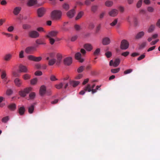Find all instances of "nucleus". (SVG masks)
<instances>
[{
    "instance_id": "nucleus-31",
    "label": "nucleus",
    "mask_w": 160,
    "mask_h": 160,
    "mask_svg": "<svg viewBox=\"0 0 160 160\" xmlns=\"http://www.w3.org/2000/svg\"><path fill=\"white\" fill-rule=\"evenodd\" d=\"M155 28V26L154 25H151L148 28V32H152L154 31Z\"/></svg>"
},
{
    "instance_id": "nucleus-40",
    "label": "nucleus",
    "mask_w": 160,
    "mask_h": 160,
    "mask_svg": "<svg viewBox=\"0 0 160 160\" xmlns=\"http://www.w3.org/2000/svg\"><path fill=\"white\" fill-rule=\"evenodd\" d=\"M23 78L24 80L29 79L30 78L31 76L28 74H25L23 76Z\"/></svg>"
},
{
    "instance_id": "nucleus-50",
    "label": "nucleus",
    "mask_w": 160,
    "mask_h": 160,
    "mask_svg": "<svg viewBox=\"0 0 160 160\" xmlns=\"http://www.w3.org/2000/svg\"><path fill=\"white\" fill-rule=\"evenodd\" d=\"M132 71V69H130L127 70L124 72V74H127L130 73Z\"/></svg>"
},
{
    "instance_id": "nucleus-43",
    "label": "nucleus",
    "mask_w": 160,
    "mask_h": 160,
    "mask_svg": "<svg viewBox=\"0 0 160 160\" xmlns=\"http://www.w3.org/2000/svg\"><path fill=\"white\" fill-rule=\"evenodd\" d=\"M146 45L147 42H143L140 45L139 48L140 49H142L144 48Z\"/></svg>"
},
{
    "instance_id": "nucleus-33",
    "label": "nucleus",
    "mask_w": 160,
    "mask_h": 160,
    "mask_svg": "<svg viewBox=\"0 0 160 160\" xmlns=\"http://www.w3.org/2000/svg\"><path fill=\"white\" fill-rule=\"evenodd\" d=\"M9 116H7L3 118L2 120V122L4 123H6L9 120Z\"/></svg>"
},
{
    "instance_id": "nucleus-38",
    "label": "nucleus",
    "mask_w": 160,
    "mask_h": 160,
    "mask_svg": "<svg viewBox=\"0 0 160 160\" xmlns=\"http://www.w3.org/2000/svg\"><path fill=\"white\" fill-rule=\"evenodd\" d=\"M118 22V19H115L114 20V21L111 23L110 24V25L111 26H114Z\"/></svg>"
},
{
    "instance_id": "nucleus-55",
    "label": "nucleus",
    "mask_w": 160,
    "mask_h": 160,
    "mask_svg": "<svg viewBox=\"0 0 160 160\" xmlns=\"http://www.w3.org/2000/svg\"><path fill=\"white\" fill-rule=\"evenodd\" d=\"M95 27V25L93 23H90L88 26V28L90 29H92L94 28Z\"/></svg>"
},
{
    "instance_id": "nucleus-59",
    "label": "nucleus",
    "mask_w": 160,
    "mask_h": 160,
    "mask_svg": "<svg viewBox=\"0 0 160 160\" xmlns=\"http://www.w3.org/2000/svg\"><path fill=\"white\" fill-rule=\"evenodd\" d=\"M50 79L52 81H55L57 80V79L56 78L55 76L53 75H52L51 76Z\"/></svg>"
},
{
    "instance_id": "nucleus-14",
    "label": "nucleus",
    "mask_w": 160,
    "mask_h": 160,
    "mask_svg": "<svg viewBox=\"0 0 160 160\" xmlns=\"http://www.w3.org/2000/svg\"><path fill=\"white\" fill-rule=\"evenodd\" d=\"M14 82L15 85L18 87H21L22 83V80L18 78H17L15 79Z\"/></svg>"
},
{
    "instance_id": "nucleus-10",
    "label": "nucleus",
    "mask_w": 160,
    "mask_h": 160,
    "mask_svg": "<svg viewBox=\"0 0 160 160\" xmlns=\"http://www.w3.org/2000/svg\"><path fill=\"white\" fill-rule=\"evenodd\" d=\"M118 13V11L115 9H113L108 12L109 15L111 17H115Z\"/></svg>"
},
{
    "instance_id": "nucleus-4",
    "label": "nucleus",
    "mask_w": 160,
    "mask_h": 160,
    "mask_svg": "<svg viewBox=\"0 0 160 160\" xmlns=\"http://www.w3.org/2000/svg\"><path fill=\"white\" fill-rule=\"evenodd\" d=\"M29 36L32 38H37L39 36V32L36 31L32 30L29 32H28Z\"/></svg>"
},
{
    "instance_id": "nucleus-54",
    "label": "nucleus",
    "mask_w": 160,
    "mask_h": 160,
    "mask_svg": "<svg viewBox=\"0 0 160 160\" xmlns=\"http://www.w3.org/2000/svg\"><path fill=\"white\" fill-rule=\"evenodd\" d=\"M49 42L51 44L53 45L55 42V40L54 38H49Z\"/></svg>"
},
{
    "instance_id": "nucleus-51",
    "label": "nucleus",
    "mask_w": 160,
    "mask_h": 160,
    "mask_svg": "<svg viewBox=\"0 0 160 160\" xmlns=\"http://www.w3.org/2000/svg\"><path fill=\"white\" fill-rule=\"evenodd\" d=\"M29 97L30 99H33L35 97V94L34 92H32L29 95Z\"/></svg>"
},
{
    "instance_id": "nucleus-63",
    "label": "nucleus",
    "mask_w": 160,
    "mask_h": 160,
    "mask_svg": "<svg viewBox=\"0 0 160 160\" xmlns=\"http://www.w3.org/2000/svg\"><path fill=\"white\" fill-rule=\"evenodd\" d=\"M129 52L127 51V52L122 53L121 54V55L122 56H124V57H126L129 55Z\"/></svg>"
},
{
    "instance_id": "nucleus-2",
    "label": "nucleus",
    "mask_w": 160,
    "mask_h": 160,
    "mask_svg": "<svg viewBox=\"0 0 160 160\" xmlns=\"http://www.w3.org/2000/svg\"><path fill=\"white\" fill-rule=\"evenodd\" d=\"M101 86V85H98L96 86L95 89H91V85L90 84H88L85 87V88L84 90L86 91H88V92H90L91 91L92 93V94H93L95 93L98 90L100 89V88Z\"/></svg>"
},
{
    "instance_id": "nucleus-3",
    "label": "nucleus",
    "mask_w": 160,
    "mask_h": 160,
    "mask_svg": "<svg viewBox=\"0 0 160 160\" xmlns=\"http://www.w3.org/2000/svg\"><path fill=\"white\" fill-rule=\"evenodd\" d=\"M32 88L31 87L26 88L23 90L20 91L19 92V94L21 97H25L27 94L28 93L32 91Z\"/></svg>"
},
{
    "instance_id": "nucleus-30",
    "label": "nucleus",
    "mask_w": 160,
    "mask_h": 160,
    "mask_svg": "<svg viewBox=\"0 0 160 160\" xmlns=\"http://www.w3.org/2000/svg\"><path fill=\"white\" fill-rule=\"evenodd\" d=\"M34 105H32L29 107L28 108L29 113L30 114L32 113L34 110Z\"/></svg>"
},
{
    "instance_id": "nucleus-22",
    "label": "nucleus",
    "mask_w": 160,
    "mask_h": 160,
    "mask_svg": "<svg viewBox=\"0 0 160 160\" xmlns=\"http://www.w3.org/2000/svg\"><path fill=\"white\" fill-rule=\"evenodd\" d=\"M25 108L23 106L20 107L18 109V112L21 115H22L24 114Z\"/></svg>"
},
{
    "instance_id": "nucleus-56",
    "label": "nucleus",
    "mask_w": 160,
    "mask_h": 160,
    "mask_svg": "<svg viewBox=\"0 0 160 160\" xmlns=\"http://www.w3.org/2000/svg\"><path fill=\"white\" fill-rule=\"evenodd\" d=\"M145 57V56L144 54H142L138 58L137 60L138 61H140L144 58Z\"/></svg>"
},
{
    "instance_id": "nucleus-11",
    "label": "nucleus",
    "mask_w": 160,
    "mask_h": 160,
    "mask_svg": "<svg viewBox=\"0 0 160 160\" xmlns=\"http://www.w3.org/2000/svg\"><path fill=\"white\" fill-rule=\"evenodd\" d=\"M75 13V9H72L70 10L67 13V16L69 18H73Z\"/></svg>"
},
{
    "instance_id": "nucleus-47",
    "label": "nucleus",
    "mask_w": 160,
    "mask_h": 160,
    "mask_svg": "<svg viewBox=\"0 0 160 160\" xmlns=\"http://www.w3.org/2000/svg\"><path fill=\"white\" fill-rule=\"evenodd\" d=\"M101 25L99 24L96 27V33H98L100 31L101 28Z\"/></svg>"
},
{
    "instance_id": "nucleus-17",
    "label": "nucleus",
    "mask_w": 160,
    "mask_h": 160,
    "mask_svg": "<svg viewBox=\"0 0 160 160\" xmlns=\"http://www.w3.org/2000/svg\"><path fill=\"white\" fill-rule=\"evenodd\" d=\"M145 35V32L143 31H141L138 32L135 36L136 39H139L142 38Z\"/></svg>"
},
{
    "instance_id": "nucleus-13",
    "label": "nucleus",
    "mask_w": 160,
    "mask_h": 160,
    "mask_svg": "<svg viewBox=\"0 0 160 160\" xmlns=\"http://www.w3.org/2000/svg\"><path fill=\"white\" fill-rule=\"evenodd\" d=\"M83 47L87 51L90 52L93 49V47L92 45L89 43H87L84 45Z\"/></svg>"
},
{
    "instance_id": "nucleus-45",
    "label": "nucleus",
    "mask_w": 160,
    "mask_h": 160,
    "mask_svg": "<svg viewBox=\"0 0 160 160\" xmlns=\"http://www.w3.org/2000/svg\"><path fill=\"white\" fill-rule=\"evenodd\" d=\"M100 51V49L99 48H97L94 52L93 54L95 56L98 55Z\"/></svg>"
},
{
    "instance_id": "nucleus-41",
    "label": "nucleus",
    "mask_w": 160,
    "mask_h": 160,
    "mask_svg": "<svg viewBox=\"0 0 160 160\" xmlns=\"http://www.w3.org/2000/svg\"><path fill=\"white\" fill-rule=\"evenodd\" d=\"M62 7L63 8L66 10H68L69 9V6L66 3H64Z\"/></svg>"
},
{
    "instance_id": "nucleus-7",
    "label": "nucleus",
    "mask_w": 160,
    "mask_h": 160,
    "mask_svg": "<svg viewBox=\"0 0 160 160\" xmlns=\"http://www.w3.org/2000/svg\"><path fill=\"white\" fill-rule=\"evenodd\" d=\"M45 9L43 8H41L37 10L38 16L39 17H42L45 13Z\"/></svg>"
},
{
    "instance_id": "nucleus-57",
    "label": "nucleus",
    "mask_w": 160,
    "mask_h": 160,
    "mask_svg": "<svg viewBox=\"0 0 160 160\" xmlns=\"http://www.w3.org/2000/svg\"><path fill=\"white\" fill-rule=\"evenodd\" d=\"M35 74L36 76H41L42 75V72L41 71H38L35 72Z\"/></svg>"
},
{
    "instance_id": "nucleus-37",
    "label": "nucleus",
    "mask_w": 160,
    "mask_h": 160,
    "mask_svg": "<svg viewBox=\"0 0 160 160\" xmlns=\"http://www.w3.org/2000/svg\"><path fill=\"white\" fill-rule=\"evenodd\" d=\"M84 66H82L79 67L77 69V71L78 73L82 72L84 69Z\"/></svg>"
},
{
    "instance_id": "nucleus-15",
    "label": "nucleus",
    "mask_w": 160,
    "mask_h": 160,
    "mask_svg": "<svg viewBox=\"0 0 160 160\" xmlns=\"http://www.w3.org/2000/svg\"><path fill=\"white\" fill-rule=\"evenodd\" d=\"M19 69L20 72H28V70L27 67L22 65H20L19 66Z\"/></svg>"
},
{
    "instance_id": "nucleus-58",
    "label": "nucleus",
    "mask_w": 160,
    "mask_h": 160,
    "mask_svg": "<svg viewBox=\"0 0 160 160\" xmlns=\"http://www.w3.org/2000/svg\"><path fill=\"white\" fill-rule=\"evenodd\" d=\"M74 28L77 31L80 30L81 29V27L78 25H75L74 26Z\"/></svg>"
},
{
    "instance_id": "nucleus-21",
    "label": "nucleus",
    "mask_w": 160,
    "mask_h": 160,
    "mask_svg": "<svg viewBox=\"0 0 160 160\" xmlns=\"http://www.w3.org/2000/svg\"><path fill=\"white\" fill-rule=\"evenodd\" d=\"M110 43V40L109 38L106 37L104 38L102 40V43L104 45H107Z\"/></svg>"
},
{
    "instance_id": "nucleus-18",
    "label": "nucleus",
    "mask_w": 160,
    "mask_h": 160,
    "mask_svg": "<svg viewBox=\"0 0 160 160\" xmlns=\"http://www.w3.org/2000/svg\"><path fill=\"white\" fill-rule=\"evenodd\" d=\"M21 10V7H16L14 8L13 12L15 15H17L19 13Z\"/></svg>"
},
{
    "instance_id": "nucleus-25",
    "label": "nucleus",
    "mask_w": 160,
    "mask_h": 160,
    "mask_svg": "<svg viewBox=\"0 0 160 160\" xmlns=\"http://www.w3.org/2000/svg\"><path fill=\"white\" fill-rule=\"evenodd\" d=\"M37 2V0H29L28 3V4L29 6H32L36 4Z\"/></svg>"
},
{
    "instance_id": "nucleus-20",
    "label": "nucleus",
    "mask_w": 160,
    "mask_h": 160,
    "mask_svg": "<svg viewBox=\"0 0 160 160\" xmlns=\"http://www.w3.org/2000/svg\"><path fill=\"white\" fill-rule=\"evenodd\" d=\"M46 91V88L44 85L42 86L40 89L39 92L40 94L42 95L45 93Z\"/></svg>"
},
{
    "instance_id": "nucleus-29",
    "label": "nucleus",
    "mask_w": 160,
    "mask_h": 160,
    "mask_svg": "<svg viewBox=\"0 0 160 160\" xmlns=\"http://www.w3.org/2000/svg\"><path fill=\"white\" fill-rule=\"evenodd\" d=\"M98 6L97 5L92 6L91 8V10L92 12L93 13L96 12L98 10Z\"/></svg>"
},
{
    "instance_id": "nucleus-44",
    "label": "nucleus",
    "mask_w": 160,
    "mask_h": 160,
    "mask_svg": "<svg viewBox=\"0 0 160 160\" xmlns=\"http://www.w3.org/2000/svg\"><path fill=\"white\" fill-rule=\"evenodd\" d=\"M36 43L38 44H46L45 42L42 41L40 39H37L36 41Z\"/></svg>"
},
{
    "instance_id": "nucleus-8",
    "label": "nucleus",
    "mask_w": 160,
    "mask_h": 160,
    "mask_svg": "<svg viewBox=\"0 0 160 160\" xmlns=\"http://www.w3.org/2000/svg\"><path fill=\"white\" fill-rule=\"evenodd\" d=\"M36 50V48L34 47H28L26 48L25 52L27 53L32 54V52Z\"/></svg>"
},
{
    "instance_id": "nucleus-61",
    "label": "nucleus",
    "mask_w": 160,
    "mask_h": 160,
    "mask_svg": "<svg viewBox=\"0 0 160 160\" xmlns=\"http://www.w3.org/2000/svg\"><path fill=\"white\" fill-rule=\"evenodd\" d=\"M24 52L23 51H21L19 52V57L20 58H22L24 57V56L23 55Z\"/></svg>"
},
{
    "instance_id": "nucleus-26",
    "label": "nucleus",
    "mask_w": 160,
    "mask_h": 160,
    "mask_svg": "<svg viewBox=\"0 0 160 160\" xmlns=\"http://www.w3.org/2000/svg\"><path fill=\"white\" fill-rule=\"evenodd\" d=\"M120 62V60L119 58H118L116 59L113 63V66L115 67H117L119 64Z\"/></svg>"
},
{
    "instance_id": "nucleus-9",
    "label": "nucleus",
    "mask_w": 160,
    "mask_h": 160,
    "mask_svg": "<svg viewBox=\"0 0 160 160\" xmlns=\"http://www.w3.org/2000/svg\"><path fill=\"white\" fill-rule=\"evenodd\" d=\"M72 58L71 57L66 58L64 60V64L67 65H70L72 63Z\"/></svg>"
},
{
    "instance_id": "nucleus-12",
    "label": "nucleus",
    "mask_w": 160,
    "mask_h": 160,
    "mask_svg": "<svg viewBox=\"0 0 160 160\" xmlns=\"http://www.w3.org/2000/svg\"><path fill=\"white\" fill-rule=\"evenodd\" d=\"M75 58L81 62H82L84 61V59L81 58V54L79 52L77 53L75 55Z\"/></svg>"
},
{
    "instance_id": "nucleus-36",
    "label": "nucleus",
    "mask_w": 160,
    "mask_h": 160,
    "mask_svg": "<svg viewBox=\"0 0 160 160\" xmlns=\"http://www.w3.org/2000/svg\"><path fill=\"white\" fill-rule=\"evenodd\" d=\"M13 93V91L11 89H8L6 92V94L8 96H10Z\"/></svg>"
},
{
    "instance_id": "nucleus-48",
    "label": "nucleus",
    "mask_w": 160,
    "mask_h": 160,
    "mask_svg": "<svg viewBox=\"0 0 160 160\" xmlns=\"http://www.w3.org/2000/svg\"><path fill=\"white\" fill-rule=\"evenodd\" d=\"M142 0H139L137 4V7L138 8H140L142 3Z\"/></svg>"
},
{
    "instance_id": "nucleus-23",
    "label": "nucleus",
    "mask_w": 160,
    "mask_h": 160,
    "mask_svg": "<svg viewBox=\"0 0 160 160\" xmlns=\"http://www.w3.org/2000/svg\"><path fill=\"white\" fill-rule=\"evenodd\" d=\"M84 12L83 11H81L78 12L77 15L75 19L78 20L80 19L83 15Z\"/></svg>"
},
{
    "instance_id": "nucleus-32",
    "label": "nucleus",
    "mask_w": 160,
    "mask_h": 160,
    "mask_svg": "<svg viewBox=\"0 0 160 160\" xmlns=\"http://www.w3.org/2000/svg\"><path fill=\"white\" fill-rule=\"evenodd\" d=\"M113 2L112 1H108L105 3V5L106 6L108 7H110L112 6Z\"/></svg>"
},
{
    "instance_id": "nucleus-1",
    "label": "nucleus",
    "mask_w": 160,
    "mask_h": 160,
    "mask_svg": "<svg viewBox=\"0 0 160 160\" xmlns=\"http://www.w3.org/2000/svg\"><path fill=\"white\" fill-rule=\"evenodd\" d=\"M62 15V12L60 11L55 10L51 13V17L52 19L55 20L60 19Z\"/></svg>"
},
{
    "instance_id": "nucleus-64",
    "label": "nucleus",
    "mask_w": 160,
    "mask_h": 160,
    "mask_svg": "<svg viewBox=\"0 0 160 160\" xmlns=\"http://www.w3.org/2000/svg\"><path fill=\"white\" fill-rule=\"evenodd\" d=\"M105 14V12H102L100 13L99 15V18L100 19H102L104 17Z\"/></svg>"
},
{
    "instance_id": "nucleus-60",
    "label": "nucleus",
    "mask_w": 160,
    "mask_h": 160,
    "mask_svg": "<svg viewBox=\"0 0 160 160\" xmlns=\"http://www.w3.org/2000/svg\"><path fill=\"white\" fill-rule=\"evenodd\" d=\"M118 9L121 13H123L124 11V8L123 7L120 6L118 7Z\"/></svg>"
},
{
    "instance_id": "nucleus-39",
    "label": "nucleus",
    "mask_w": 160,
    "mask_h": 160,
    "mask_svg": "<svg viewBox=\"0 0 160 160\" xmlns=\"http://www.w3.org/2000/svg\"><path fill=\"white\" fill-rule=\"evenodd\" d=\"M37 82V78H34L32 79L31 80V84L32 85H34L36 84Z\"/></svg>"
},
{
    "instance_id": "nucleus-35",
    "label": "nucleus",
    "mask_w": 160,
    "mask_h": 160,
    "mask_svg": "<svg viewBox=\"0 0 160 160\" xmlns=\"http://www.w3.org/2000/svg\"><path fill=\"white\" fill-rule=\"evenodd\" d=\"M22 28L24 29H28L31 28V26L27 24H24L22 25Z\"/></svg>"
},
{
    "instance_id": "nucleus-28",
    "label": "nucleus",
    "mask_w": 160,
    "mask_h": 160,
    "mask_svg": "<svg viewBox=\"0 0 160 160\" xmlns=\"http://www.w3.org/2000/svg\"><path fill=\"white\" fill-rule=\"evenodd\" d=\"M56 62V60L54 58L51 59L48 61V64L50 66L53 65L55 62Z\"/></svg>"
},
{
    "instance_id": "nucleus-19",
    "label": "nucleus",
    "mask_w": 160,
    "mask_h": 160,
    "mask_svg": "<svg viewBox=\"0 0 160 160\" xmlns=\"http://www.w3.org/2000/svg\"><path fill=\"white\" fill-rule=\"evenodd\" d=\"M57 60L56 61V64L59 65L62 61V56L60 54H58L57 55Z\"/></svg>"
},
{
    "instance_id": "nucleus-46",
    "label": "nucleus",
    "mask_w": 160,
    "mask_h": 160,
    "mask_svg": "<svg viewBox=\"0 0 160 160\" xmlns=\"http://www.w3.org/2000/svg\"><path fill=\"white\" fill-rule=\"evenodd\" d=\"M6 74L5 71H3L2 72L1 75V78L2 79H4L5 78H6Z\"/></svg>"
},
{
    "instance_id": "nucleus-53",
    "label": "nucleus",
    "mask_w": 160,
    "mask_h": 160,
    "mask_svg": "<svg viewBox=\"0 0 160 160\" xmlns=\"http://www.w3.org/2000/svg\"><path fill=\"white\" fill-rule=\"evenodd\" d=\"M112 53L110 52H107L105 53V55L108 58H109L111 57L112 56Z\"/></svg>"
},
{
    "instance_id": "nucleus-24",
    "label": "nucleus",
    "mask_w": 160,
    "mask_h": 160,
    "mask_svg": "<svg viewBox=\"0 0 160 160\" xmlns=\"http://www.w3.org/2000/svg\"><path fill=\"white\" fill-rule=\"evenodd\" d=\"M80 82L79 81H71L70 82V84L73 87H75L79 84Z\"/></svg>"
},
{
    "instance_id": "nucleus-34",
    "label": "nucleus",
    "mask_w": 160,
    "mask_h": 160,
    "mask_svg": "<svg viewBox=\"0 0 160 160\" xmlns=\"http://www.w3.org/2000/svg\"><path fill=\"white\" fill-rule=\"evenodd\" d=\"M63 86V83L61 82L59 84L55 85V87L57 89H60Z\"/></svg>"
},
{
    "instance_id": "nucleus-42",
    "label": "nucleus",
    "mask_w": 160,
    "mask_h": 160,
    "mask_svg": "<svg viewBox=\"0 0 160 160\" xmlns=\"http://www.w3.org/2000/svg\"><path fill=\"white\" fill-rule=\"evenodd\" d=\"M120 69L119 68L112 69L111 70V72L113 73H115L118 72L119 71Z\"/></svg>"
},
{
    "instance_id": "nucleus-5",
    "label": "nucleus",
    "mask_w": 160,
    "mask_h": 160,
    "mask_svg": "<svg viewBox=\"0 0 160 160\" xmlns=\"http://www.w3.org/2000/svg\"><path fill=\"white\" fill-rule=\"evenodd\" d=\"M58 33L57 31H52L48 33L46 37L48 38H55L57 37Z\"/></svg>"
},
{
    "instance_id": "nucleus-62",
    "label": "nucleus",
    "mask_w": 160,
    "mask_h": 160,
    "mask_svg": "<svg viewBox=\"0 0 160 160\" xmlns=\"http://www.w3.org/2000/svg\"><path fill=\"white\" fill-rule=\"evenodd\" d=\"M42 59V57H35L34 61L39 62Z\"/></svg>"
},
{
    "instance_id": "nucleus-49",
    "label": "nucleus",
    "mask_w": 160,
    "mask_h": 160,
    "mask_svg": "<svg viewBox=\"0 0 160 160\" xmlns=\"http://www.w3.org/2000/svg\"><path fill=\"white\" fill-rule=\"evenodd\" d=\"M147 11L150 12H153L154 11V8L152 7H148L147 8Z\"/></svg>"
},
{
    "instance_id": "nucleus-52",
    "label": "nucleus",
    "mask_w": 160,
    "mask_h": 160,
    "mask_svg": "<svg viewBox=\"0 0 160 160\" xmlns=\"http://www.w3.org/2000/svg\"><path fill=\"white\" fill-rule=\"evenodd\" d=\"M35 56H34L33 55H29L28 57V58L29 60H31V61H34V60H35Z\"/></svg>"
},
{
    "instance_id": "nucleus-27",
    "label": "nucleus",
    "mask_w": 160,
    "mask_h": 160,
    "mask_svg": "<svg viewBox=\"0 0 160 160\" xmlns=\"http://www.w3.org/2000/svg\"><path fill=\"white\" fill-rule=\"evenodd\" d=\"M12 57V55L10 54H6L4 57V59L6 61H9Z\"/></svg>"
},
{
    "instance_id": "nucleus-6",
    "label": "nucleus",
    "mask_w": 160,
    "mask_h": 160,
    "mask_svg": "<svg viewBox=\"0 0 160 160\" xmlns=\"http://www.w3.org/2000/svg\"><path fill=\"white\" fill-rule=\"evenodd\" d=\"M128 46L129 43L126 40L124 39L122 41L121 45V48L122 49H126Z\"/></svg>"
},
{
    "instance_id": "nucleus-16",
    "label": "nucleus",
    "mask_w": 160,
    "mask_h": 160,
    "mask_svg": "<svg viewBox=\"0 0 160 160\" xmlns=\"http://www.w3.org/2000/svg\"><path fill=\"white\" fill-rule=\"evenodd\" d=\"M8 108L10 110L14 111L16 109V105L15 103H11L8 106Z\"/></svg>"
}]
</instances>
